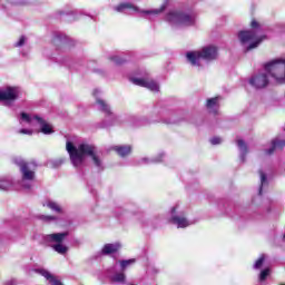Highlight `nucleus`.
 Wrapping results in <instances>:
<instances>
[{
    "instance_id": "nucleus-1",
    "label": "nucleus",
    "mask_w": 285,
    "mask_h": 285,
    "mask_svg": "<svg viewBox=\"0 0 285 285\" xmlns=\"http://www.w3.org/2000/svg\"><path fill=\"white\" fill-rule=\"evenodd\" d=\"M66 150L75 168L82 166L83 161H86V157H91L94 165L97 168H100L101 166V159L97 155V147L95 145L82 142L77 147L72 141H67Z\"/></svg>"
},
{
    "instance_id": "nucleus-2",
    "label": "nucleus",
    "mask_w": 285,
    "mask_h": 285,
    "mask_svg": "<svg viewBox=\"0 0 285 285\" xmlns=\"http://www.w3.org/2000/svg\"><path fill=\"white\" fill-rule=\"evenodd\" d=\"M165 21L174 26H184L190 28L197 23V14L195 12H186L184 10H171L165 16Z\"/></svg>"
},
{
    "instance_id": "nucleus-3",
    "label": "nucleus",
    "mask_w": 285,
    "mask_h": 285,
    "mask_svg": "<svg viewBox=\"0 0 285 285\" xmlns=\"http://www.w3.org/2000/svg\"><path fill=\"white\" fill-rule=\"evenodd\" d=\"M264 69L269 73L275 83L282 86L285 83V59H274L264 65Z\"/></svg>"
},
{
    "instance_id": "nucleus-4",
    "label": "nucleus",
    "mask_w": 285,
    "mask_h": 285,
    "mask_svg": "<svg viewBox=\"0 0 285 285\" xmlns=\"http://www.w3.org/2000/svg\"><path fill=\"white\" fill-rule=\"evenodd\" d=\"M218 49L215 46L204 47L200 51L187 52V59L191 66H199V59H205V61H215L218 57Z\"/></svg>"
},
{
    "instance_id": "nucleus-5",
    "label": "nucleus",
    "mask_w": 285,
    "mask_h": 285,
    "mask_svg": "<svg viewBox=\"0 0 285 285\" xmlns=\"http://www.w3.org/2000/svg\"><path fill=\"white\" fill-rule=\"evenodd\" d=\"M238 39L240 43H248V41H253L247 47L248 52L250 50H254V48H257V46H259L262 41H265V39H268V37H266V35L257 37V32H255L254 30H243L238 32Z\"/></svg>"
},
{
    "instance_id": "nucleus-6",
    "label": "nucleus",
    "mask_w": 285,
    "mask_h": 285,
    "mask_svg": "<svg viewBox=\"0 0 285 285\" xmlns=\"http://www.w3.org/2000/svg\"><path fill=\"white\" fill-rule=\"evenodd\" d=\"M22 179L26 181H32L35 179V170H37V163L35 160L18 163Z\"/></svg>"
},
{
    "instance_id": "nucleus-7",
    "label": "nucleus",
    "mask_w": 285,
    "mask_h": 285,
    "mask_svg": "<svg viewBox=\"0 0 285 285\" xmlns=\"http://www.w3.org/2000/svg\"><path fill=\"white\" fill-rule=\"evenodd\" d=\"M268 76L266 73H259L249 79L250 86L256 88V90H262V88H266L268 86Z\"/></svg>"
},
{
    "instance_id": "nucleus-8",
    "label": "nucleus",
    "mask_w": 285,
    "mask_h": 285,
    "mask_svg": "<svg viewBox=\"0 0 285 285\" xmlns=\"http://www.w3.org/2000/svg\"><path fill=\"white\" fill-rule=\"evenodd\" d=\"M19 99V91L16 87H7L6 90L0 91V101H17Z\"/></svg>"
},
{
    "instance_id": "nucleus-9",
    "label": "nucleus",
    "mask_w": 285,
    "mask_h": 285,
    "mask_svg": "<svg viewBox=\"0 0 285 285\" xmlns=\"http://www.w3.org/2000/svg\"><path fill=\"white\" fill-rule=\"evenodd\" d=\"M33 119L40 124V132H42V135H52V132H55L52 125L48 124L43 118L35 116Z\"/></svg>"
},
{
    "instance_id": "nucleus-10",
    "label": "nucleus",
    "mask_w": 285,
    "mask_h": 285,
    "mask_svg": "<svg viewBox=\"0 0 285 285\" xmlns=\"http://www.w3.org/2000/svg\"><path fill=\"white\" fill-rule=\"evenodd\" d=\"M111 150L117 153L119 157H128L130 153H132V147L130 145H125V146H114L111 147Z\"/></svg>"
},
{
    "instance_id": "nucleus-11",
    "label": "nucleus",
    "mask_w": 285,
    "mask_h": 285,
    "mask_svg": "<svg viewBox=\"0 0 285 285\" xmlns=\"http://www.w3.org/2000/svg\"><path fill=\"white\" fill-rule=\"evenodd\" d=\"M207 110H210L213 115H217V109L219 108V97L209 98L206 101ZM216 108V109H215Z\"/></svg>"
},
{
    "instance_id": "nucleus-12",
    "label": "nucleus",
    "mask_w": 285,
    "mask_h": 285,
    "mask_svg": "<svg viewBox=\"0 0 285 285\" xmlns=\"http://www.w3.org/2000/svg\"><path fill=\"white\" fill-rule=\"evenodd\" d=\"M285 146V141L284 140H279L277 138L272 140V147L269 149H267L265 153L266 155H273V153H275L276 150H282Z\"/></svg>"
},
{
    "instance_id": "nucleus-13",
    "label": "nucleus",
    "mask_w": 285,
    "mask_h": 285,
    "mask_svg": "<svg viewBox=\"0 0 285 285\" xmlns=\"http://www.w3.org/2000/svg\"><path fill=\"white\" fill-rule=\"evenodd\" d=\"M169 222L178 226V228H187V226H190V223H188V219L181 216H173Z\"/></svg>"
},
{
    "instance_id": "nucleus-14",
    "label": "nucleus",
    "mask_w": 285,
    "mask_h": 285,
    "mask_svg": "<svg viewBox=\"0 0 285 285\" xmlns=\"http://www.w3.org/2000/svg\"><path fill=\"white\" fill-rule=\"evenodd\" d=\"M120 248H121V244L119 243L106 244L102 247V255H112V253H118Z\"/></svg>"
},
{
    "instance_id": "nucleus-15",
    "label": "nucleus",
    "mask_w": 285,
    "mask_h": 285,
    "mask_svg": "<svg viewBox=\"0 0 285 285\" xmlns=\"http://www.w3.org/2000/svg\"><path fill=\"white\" fill-rule=\"evenodd\" d=\"M69 233L63 232V233H56V234H50L47 236L48 239L51 242H55L56 244H63V239L68 237Z\"/></svg>"
},
{
    "instance_id": "nucleus-16",
    "label": "nucleus",
    "mask_w": 285,
    "mask_h": 285,
    "mask_svg": "<svg viewBox=\"0 0 285 285\" xmlns=\"http://www.w3.org/2000/svg\"><path fill=\"white\" fill-rule=\"evenodd\" d=\"M116 12H124V10H134L135 12H139V8L135 7V4L130 2H122L115 8Z\"/></svg>"
},
{
    "instance_id": "nucleus-17",
    "label": "nucleus",
    "mask_w": 285,
    "mask_h": 285,
    "mask_svg": "<svg viewBox=\"0 0 285 285\" xmlns=\"http://www.w3.org/2000/svg\"><path fill=\"white\" fill-rule=\"evenodd\" d=\"M53 250L56 253H59V255H66L68 253V247L63 245L62 243H58L56 245H52Z\"/></svg>"
},
{
    "instance_id": "nucleus-18",
    "label": "nucleus",
    "mask_w": 285,
    "mask_h": 285,
    "mask_svg": "<svg viewBox=\"0 0 285 285\" xmlns=\"http://www.w3.org/2000/svg\"><path fill=\"white\" fill-rule=\"evenodd\" d=\"M111 282L124 284V282H126V274H124V273H116L111 277Z\"/></svg>"
},
{
    "instance_id": "nucleus-19",
    "label": "nucleus",
    "mask_w": 285,
    "mask_h": 285,
    "mask_svg": "<svg viewBox=\"0 0 285 285\" xmlns=\"http://www.w3.org/2000/svg\"><path fill=\"white\" fill-rule=\"evenodd\" d=\"M97 104L101 107L102 112H106V115H112V111H110V107L106 101L98 99Z\"/></svg>"
},
{
    "instance_id": "nucleus-20",
    "label": "nucleus",
    "mask_w": 285,
    "mask_h": 285,
    "mask_svg": "<svg viewBox=\"0 0 285 285\" xmlns=\"http://www.w3.org/2000/svg\"><path fill=\"white\" fill-rule=\"evenodd\" d=\"M97 104L101 107L102 112H106V115H112V111H110V107L106 101L98 99Z\"/></svg>"
},
{
    "instance_id": "nucleus-21",
    "label": "nucleus",
    "mask_w": 285,
    "mask_h": 285,
    "mask_svg": "<svg viewBox=\"0 0 285 285\" xmlns=\"http://www.w3.org/2000/svg\"><path fill=\"white\" fill-rule=\"evenodd\" d=\"M145 88H148L154 92H159V85H157V82H155L154 80H147V85Z\"/></svg>"
},
{
    "instance_id": "nucleus-22",
    "label": "nucleus",
    "mask_w": 285,
    "mask_h": 285,
    "mask_svg": "<svg viewBox=\"0 0 285 285\" xmlns=\"http://www.w3.org/2000/svg\"><path fill=\"white\" fill-rule=\"evenodd\" d=\"M167 6L163 4L159 9L142 11L144 14H161L166 10Z\"/></svg>"
},
{
    "instance_id": "nucleus-23",
    "label": "nucleus",
    "mask_w": 285,
    "mask_h": 285,
    "mask_svg": "<svg viewBox=\"0 0 285 285\" xmlns=\"http://www.w3.org/2000/svg\"><path fill=\"white\" fill-rule=\"evenodd\" d=\"M131 81L135 83V86H140V88H146L148 82V80L144 78H132Z\"/></svg>"
},
{
    "instance_id": "nucleus-24",
    "label": "nucleus",
    "mask_w": 285,
    "mask_h": 285,
    "mask_svg": "<svg viewBox=\"0 0 285 285\" xmlns=\"http://www.w3.org/2000/svg\"><path fill=\"white\" fill-rule=\"evenodd\" d=\"M259 176H261V186H259L258 195H262V191L264 190V184H266L267 178H266V174L262 170H259Z\"/></svg>"
},
{
    "instance_id": "nucleus-25",
    "label": "nucleus",
    "mask_w": 285,
    "mask_h": 285,
    "mask_svg": "<svg viewBox=\"0 0 285 285\" xmlns=\"http://www.w3.org/2000/svg\"><path fill=\"white\" fill-rule=\"evenodd\" d=\"M264 262H266V256L261 255L259 258L255 262L254 268H256V271H259V268L264 266Z\"/></svg>"
},
{
    "instance_id": "nucleus-26",
    "label": "nucleus",
    "mask_w": 285,
    "mask_h": 285,
    "mask_svg": "<svg viewBox=\"0 0 285 285\" xmlns=\"http://www.w3.org/2000/svg\"><path fill=\"white\" fill-rule=\"evenodd\" d=\"M110 61H114L116 63V66H124V63H126V59H124L119 56L110 57Z\"/></svg>"
},
{
    "instance_id": "nucleus-27",
    "label": "nucleus",
    "mask_w": 285,
    "mask_h": 285,
    "mask_svg": "<svg viewBox=\"0 0 285 285\" xmlns=\"http://www.w3.org/2000/svg\"><path fill=\"white\" fill-rule=\"evenodd\" d=\"M237 146L240 148V150H243L244 155L248 154V146L243 139L237 140Z\"/></svg>"
},
{
    "instance_id": "nucleus-28",
    "label": "nucleus",
    "mask_w": 285,
    "mask_h": 285,
    "mask_svg": "<svg viewBox=\"0 0 285 285\" xmlns=\"http://www.w3.org/2000/svg\"><path fill=\"white\" fill-rule=\"evenodd\" d=\"M268 275H271V269L269 268L263 269L259 275V281L266 282V277H268Z\"/></svg>"
},
{
    "instance_id": "nucleus-29",
    "label": "nucleus",
    "mask_w": 285,
    "mask_h": 285,
    "mask_svg": "<svg viewBox=\"0 0 285 285\" xmlns=\"http://www.w3.org/2000/svg\"><path fill=\"white\" fill-rule=\"evenodd\" d=\"M48 208H50L51 210H56V213H61V207L55 202H49Z\"/></svg>"
},
{
    "instance_id": "nucleus-30",
    "label": "nucleus",
    "mask_w": 285,
    "mask_h": 285,
    "mask_svg": "<svg viewBox=\"0 0 285 285\" xmlns=\"http://www.w3.org/2000/svg\"><path fill=\"white\" fill-rule=\"evenodd\" d=\"M249 26L252 30H261L262 28V23H259V21H257L256 19H253Z\"/></svg>"
},
{
    "instance_id": "nucleus-31",
    "label": "nucleus",
    "mask_w": 285,
    "mask_h": 285,
    "mask_svg": "<svg viewBox=\"0 0 285 285\" xmlns=\"http://www.w3.org/2000/svg\"><path fill=\"white\" fill-rule=\"evenodd\" d=\"M130 264H135V259L121 261L120 262L121 269L126 271L127 266H130Z\"/></svg>"
},
{
    "instance_id": "nucleus-32",
    "label": "nucleus",
    "mask_w": 285,
    "mask_h": 285,
    "mask_svg": "<svg viewBox=\"0 0 285 285\" xmlns=\"http://www.w3.org/2000/svg\"><path fill=\"white\" fill-rule=\"evenodd\" d=\"M20 116L23 121H27V124H30L32 121V118H30V115L26 112H21Z\"/></svg>"
},
{
    "instance_id": "nucleus-33",
    "label": "nucleus",
    "mask_w": 285,
    "mask_h": 285,
    "mask_svg": "<svg viewBox=\"0 0 285 285\" xmlns=\"http://www.w3.org/2000/svg\"><path fill=\"white\" fill-rule=\"evenodd\" d=\"M42 277H45L46 279H48L50 282L55 276H52V274H50V272L43 271Z\"/></svg>"
},
{
    "instance_id": "nucleus-34",
    "label": "nucleus",
    "mask_w": 285,
    "mask_h": 285,
    "mask_svg": "<svg viewBox=\"0 0 285 285\" xmlns=\"http://www.w3.org/2000/svg\"><path fill=\"white\" fill-rule=\"evenodd\" d=\"M26 45V37H20L19 41L16 43L17 48H21V46Z\"/></svg>"
},
{
    "instance_id": "nucleus-35",
    "label": "nucleus",
    "mask_w": 285,
    "mask_h": 285,
    "mask_svg": "<svg viewBox=\"0 0 285 285\" xmlns=\"http://www.w3.org/2000/svg\"><path fill=\"white\" fill-rule=\"evenodd\" d=\"M210 142L213 144V146H217V144H222V138L214 137L212 138Z\"/></svg>"
},
{
    "instance_id": "nucleus-36",
    "label": "nucleus",
    "mask_w": 285,
    "mask_h": 285,
    "mask_svg": "<svg viewBox=\"0 0 285 285\" xmlns=\"http://www.w3.org/2000/svg\"><path fill=\"white\" fill-rule=\"evenodd\" d=\"M49 282L51 285H63V283H61V281L57 279V277H55V276Z\"/></svg>"
},
{
    "instance_id": "nucleus-37",
    "label": "nucleus",
    "mask_w": 285,
    "mask_h": 285,
    "mask_svg": "<svg viewBox=\"0 0 285 285\" xmlns=\"http://www.w3.org/2000/svg\"><path fill=\"white\" fill-rule=\"evenodd\" d=\"M62 39H66V36L57 35L53 39V43H58V41H61Z\"/></svg>"
},
{
    "instance_id": "nucleus-38",
    "label": "nucleus",
    "mask_w": 285,
    "mask_h": 285,
    "mask_svg": "<svg viewBox=\"0 0 285 285\" xmlns=\"http://www.w3.org/2000/svg\"><path fill=\"white\" fill-rule=\"evenodd\" d=\"M19 132L20 135H32V131L28 129H20Z\"/></svg>"
},
{
    "instance_id": "nucleus-39",
    "label": "nucleus",
    "mask_w": 285,
    "mask_h": 285,
    "mask_svg": "<svg viewBox=\"0 0 285 285\" xmlns=\"http://www.w3.org/2000/svg\"><path fill=\"white\" fill-rule=\"evenodd\" d=\"M45 219L47 220V222H50V220H55V219H57L55 216H45Z\"/></svg>"
},
{
    "instance_id": "nucleus-40",
    "label": "nucleus",
    "mask_w": 285,
    "mask_h": 285,
    "mask_svg": "<svg viewBox=\"0 0 285 285\" xmlns=\"http://www.w3.org/2000/svg\"><path fill=\"white\" fill-rule=\"evenodd\" d=\"M171 213H173V214L177 213V208H175V207L171 208Z\"/></svg>"
},
{
    "instance_id": "nucleus-41",
    "label": "nucleus",
    "mask_w": 285,
    "mask_h": 285,
    "mask_svg": "<svg viewBox=\"0 0 285 285\" xmlns=\"http://www.w3.org/2000/svg\"><path fill=\"white\" fill-rule=\"evenodd\" d=\"M281 285H285L284 283H282Z\"/></svg>"
}]
</instances>
